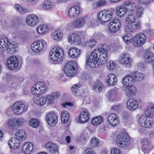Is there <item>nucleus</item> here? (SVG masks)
I'll list each match as a JSON object with an SVG mask.
<instances>
[{"label": "nucleus", "instance_id": "6e6d98bb", "mask_svg": "<svg viewBox=\"0 0 154 154\" xmlns=\"http://www.w3.org/2000/svg\"><path fill=\"white\" fill-rule=\"evenodd\" d=\"M43 8L46 10H49L51 8V3L48 1H45L43 6Z\"/></svg>", "mask_w": 154, "mask_h": 154}, {"label": "nucleus", "instance_id": "a878e982", "mask_svg": "<svg viewBox=\"0 0 154 154\" xmlns=\"http://www.w3.org/2000/svg\"><path fill=\"white\" fill-rule=\"evenodd\" d=\"M79 7L77 6H75L70 8L68 14L71 18H73L76 17L79 14Z\"/></svg>", "mask_w": 154, "mask_h": 154}, {"label": "nucleus", "instance_id": "6ab92c4d", "mask_svg": "<svg viewBox=\"0 0 154 154\" xmlns=\"http://www.w3.org/2000/svg\"><path fill=\"white\" fill-rule=\"evenodd\" d=\"M46 119L48 124L51 126H54L57 122V118L56 114L52 112L48 114Z\"/></svg>", "mask_w": 154, "mask_h": 154}, {"label": "nucleus", "instance_id": "aec40b11", "mask_svg": "<svg viewBox=\"0 0 154 154\" xmlns=\"http://www.w3.org/2000/svg\"><path fill=\"white\" fill-rule=\"evenodd\" d=\"M107 119L109 124L113 126H116L119 123V119L118 115L114 113L109 115Z\"/></svg>", "mask_w": 154, "mask_h": 154}, {"label": "nucleus", "instance_id": "774afa93", "mask_svg": "<svg viewBox=\"0 0 154 154\" xmlns=\"http://www.w3.org/2000/svg\"><path fill=\"white\" fill-rule=\"evenodd\" d=\"M137 67L141 69H143L145 67V65L142 63H139L137 64Z\"/></svg>", "mask_w": 154, "mask_h": 154}, {"label": "nucleus", "instance_id": "f8f14e48", "mask_svg": "<svg viewBox=\"0 0 154 154\" xmlns=\"http://www.w3.org/2000/svg\"><path fill=\"white\" fill-rule=\"evenodd\" d=\"M6 64L9 69L11 70H14L18 67V60L17 57L12 56L8 59Z\"/></svg>", "mask_w": 154, "mask_h": 154}, {"label": "nucleus", "instance_id": "37998d69", "mask_svg": "<svg viewBox=\"0 0 154 154\" xmlns=\"http://www.w3.org/2000/svg\"><path fill=\"white\" fill-rule=\"evenodd\" d=\"M29 124L32 128H36L39 126V122L37 119L35 118H32L29 121Z\"/></svg>", "mask_w": 154, "mask_h": 154}, {"label": "nucleus", "instance_id": "69168bd1", "mask_svg": "<svg viewBox=\"0 0 154 154\" xmlns=\"http://www.w3.org/2000/svg\"><path fill=\"white\" fill-rule=\"evenodd\" d=\"M111 154H121L119 149L117 148H114L111 150Z\"/></svg>", "mask_w": 154, "mask_h": 154}, {"label": "nucleus", "instance_id": "5fc2aeb1", "mask_svg": "<svg viewBox=\"0 0 154 154\" xmlns=\"http://www.w3.org/2000/svg\"><path fill=\"white\" fill-rule=\"evenodd\" d=\"M98 143V140L94 137L92 138L91 140L90 146L93 147H94L97 146Z\"/></svg>", "mask_w": 154, "mask_h": 154}, {"label": "nucleus", "instance_id": "338daca9", "mask_svg": "<svg viewBox=\"0 0 154 154\" xmlns=\"http://www.w3.org/2000/svg\"><path fill=\"white\" fill-rule=\"evenodd\" d=\"M51 96L53 97L54 99L58 97L60 95V93L58 92H56L52 93L51 94Z\"/></svg>", "mask_w": 154, "mask_h": 154}, {"label": "nucleus", "instance_id": "bb28decb", "mask_svg": "<svg viewBox=\"0 0 154 154\" xmlns=\"http://www.w3.org/2000/svg\"><path fill=\"white\" fill-rule=\"evenodd\" d=\"M132 76L127 75L122 79V82L125 88H129V86H133V83L134 82V79Z\"/></svg>", "mask_w": 154, "mask_h": 154}, {"label": "nucleus", "instance_id": "412c9836", "mask_svg": "<svg viewBox=\"0 0 154 154\" xmlns=\"http://www.w3.org/2000/svg\"><path fill=\"white\" fill-rule=\"evenodd\" d=\"M126 105L128 109L131 110H134L138 107V102L136 99L131 98L127 101Z\"/></svg>", "mask_w": 154, "mask_h": 154}, {"label": "nucleus", "instance_id": "a18cd8bd", "mask_svg": "<svg viewBox=\"0 0 154 154\" xmlns=\"http://www.w3.org/2000/svg\"><path fill=\"white\" fill-rule=\"evenodd\" d=\"M103 118L100 116H98L92 119L91 120L92 124L94 125L100 124L102 121Z\"/></svg>", "mask_w": 154, "mask_h": 154}, {"label": "nucleus", "instance_id": "f704fd0d", "mask_svg": "<svg viewBox=\"0 0 154 154\" xmlns=\"http://www.w3.org/2000/svg\"><path fill=\"white\" fill-rule=\"evenodd\" d=\"M21 140L19 138L17 137H12L10 139L8 142V145H11V142H13L14 146H13L12 148L13 149H16L19 146Z\"/></svg>", "mask_w": 154, "mask_h": 154}, {"label": "nucleus", "instance_id": "4c0bfd02", "mask_svg": "<svg viewBox=\"0 0 154 154\" xmlns=\"http://www.w3.org/2000/svg\"><path fill=\"white\" fill-rule=\"evenodd\" d=\"M22 23V20L19 17H16L14 18L11 24V26L14 28L19 27Z\"/></svg>", "mask_w": 154, "mask_h": 154}, {"label": "nucleus", "instance_id": "72a5a7b5", "mask_svg": "<svg viewBox=\"0 0 154 154\" xmlns=\"http://www.w3.org/2000/svg\"><path fill=\"white\" fill-rule=\"evenodd\" d=\"M69 116L68 112L65 110L62 111L61 113V117L62 123L63 124L67 123L69 120Z\"/></svg>", "mask_w": 154, "mask_h": 154}, {"label": "nucleus", "instance_id": "a211bd4d", "mask_svg": "<svg viewBox=\"0 0 154 154\" xmlns=\"http://www.w3.org/2000/svg\"><path fill=\"white\" fill-rule=\"evenodd\" d=\"M120 25V22L119 19L116 18L110 22L109 27L112 32H114L119 29Z\"/></svg>", "mask_w": 154, "mask_h": 154}, {"label": "nucleus", "instance_id": "e2e57ef3", "mask_svg": "<svg viewBox=\"0 0 154 154\" xmlns=\"http://www.w3.org/2000/svg\"><path fill=\"white\" fill-rule=\"evenodd\" d=\"M84 154H95V152L91 148H88L85 150Z\"/></svg>", "mask_w": 154, "mask_h": 154}, {"label": "nucleus", "instance_id": "2eb2a0df", "mask_svg": "<svg viewBox=\"0 0 154 154\" xmlns=\"http://www.w3.org/2000/svg\"><path fill=\"white\" fill-rule=\"evenodd\" d=\"M27 108H25V105L22 102H17L14 104L13 110L15 114L19 115L21 114L24 111H26Z\"/></svg>", "mask_w": 154, "mask_h": 154}, {"label": "nucleus", "instance_id": "393cba45", "mask_svg": "<svg viewBox=\"0 0 154 154\" xmlns=\"http://www.w3.org/2000/svg\"><path fill=\"white\" fill-rule=\"evenodd\" d=\"M68 55L72 58L77 59L80 56V50L75 48H71L68 52Z\"/></svg>", "mask_w": 154, "mask_h": 154}, {"label": "nucleus", "instance_id": "58836bf2", "mask_svg": "<svg viewBox=\"0 0 154 154\" xmlns=\"http://www.w3.org/2000/svg\"><path fill=\"white\" fill-rule=\"evenodd\" d=\"M15 135L21 140H25L26 137V132L23 130L18 131L15 133Z\"/></svg>", "mask_w": 154, "mask_h": 154}, {"label": "nucleus", "instance_id": "9d476101", "mask_svg": "<svg viewBox=\"0 0 154 154\" xmlns=\"http://www.w3.org/2000/svg\"><path fill=\"white\" fill-rule=\"evenodd\" d=\"M47 46V43L43 39L34 42L31 45V48L34 52L38 53L45 49Z\"/></svg>", "mask_w": 154, "mask_h": 154}, {"label": "nucleus", "instance_id": "0e129e2a", "mask_svg": "<svg viewBox=\"0 0 154 154\" xmlns=\"http://www.w3.org/2000/svg\"><path fill=\"white\" fill-rule=\"evenodd\" d=\"M111 109L112 110L117 112L120 111L121 109V105L119 104L114 105L112 107Z\"/></svg>", "mask_w": 154, "mask_h": 154}, {"label": "nucleus", "instance_id": "864d4df0", "mask_svg": "<svg viewBox=\"0 0 154 154\" xmlns=\"http://www.w3.org/2000/svg\"><path fill=\"white\" fill-rule=\"evenodd\" d=\"M80 87V85H79L78 84L73 85L71 88V90L72 93L75 95L79 91Z\"/></svg>", "mask_w": 154, "mask_h": 154}, {"label": "nucleus", "instance_id": "cd10ccee", "mask_svg": "<svg viewBox=\"0 0 154 154\" xmlns=\"http://www.w3.org/2000/svg\"><path fill=\"white\" fill-rule=\"evenodd\" d=\"M89 115L86 111L81 112L79 117V120L80 123H83L88 121L89 119Z\"/></svg>", "mask_w": 154, "mask_h": 154}, {"label": "nucleus", "instance_id": "2f4dec72", "mask_svg": "<svg viewBox=\"0 0 154 154\" xmlns=\"http://www.w3.org/2000/svg\"><path fill=\"white\" fill-rule=\"evenodd\" d=\"M144 57L146 63H151L154 61V54L150 51L146 52Z\"/></svg>", "mask_w": 154, "mask_h": 154}, {"label": "nucleus", "instance_id": "20e7f679", "mask_svg": "<svg viewBox=\"0 0 154 154\" xmlns=\"http://www.w3.org/2000/svg\"><path fill=\"white\" fill-rule=\"evenodd\" d=\"M131 139L128 135L125 132L120 133L117 135L116 142L121 148L130 149L131 148Z\"/></svg>", "mask_w": 154, "mask_h": 154}, {"label": "nucleus", "instance_id": "c9c22d12", "mask_svg": "<svg viewBox=\"0 0 154 154\" xmlns=\"http://www.w3.org/2000/svg\"><path fill=\"white\" fill-rule=\"evenodd\" d=\"M131 75L134 81H142L144 78V75L143 74L137 72L133 73Z\"/></svg>", "mask_w": 154, "mask_h": 154}, {"label": "nucleus", "instance_id": "39448f33", "mask_svg": "<svg viewBox=\"0 0 154 154\" xmlns=\"http://www.w3.org/2000/svg\"><path fill=\"white\" fill-rule=\"evenodd\" d=\"M64 56L63 51L62 49L59 47L53 48L50 53V59L55 62L56 63L61 62Z\"/></svg>", "mask_w": 154, "mask_h": 154}, {"label": "nucleus", "instance_id": "c756f323", "mask_svg": "<svg viewBox=\"0 0 154 154\" xmlns=\"http://www.w3.org/2000/svg\"><path fill=\"white\" fill-rule=\"evenodd\" d=\"M33 148L32 144L31 142L25 143L22 146V151L26 154H28L32 150Z\"/></svg>", "mask_w": 154, "mask_h": 154}, {"label": "nucleus", "instance_id": "f257e3e1", "mask_svg": "<svg viewBox=\"0 0 154 154\" xmlns=\"http://www.w3.org/2000/svg\"><path fill=\"white\" fill-rule=\"evenodd\" d=\"M109 49V46L104 44L98 48L94 50L90 54H87L86 64L90 67L94 68L99 64H104L107 58L108 51Z\"/></svg>", "mask_w": 154, "mask_h": 154}, {"label": "nucleus", "instance_id": "680f3d73", "mask_svg": "<svg viewBox=\"0 0 154 154\" xmlns=\"http://www.w3.org/2000/svg\"><path fill=\"white\" fill-rule=\"evenodd\" d=\"M89 137V135L86 131H84L82 134L81 138L84 140H88Z\"/></svg>", "mask_w": 154, "mask_h": 154}, {"label": "nucleus", "instance_id": "ea45409f", "mask_svg": "<svg viewBox=\"0 0 154 154\" xmlns=\"http://www.w3.org/2000/svg\"><path fill=\"white\" fill-rule=\"evenodd\" d=\"M127 90L126 91V95L128 97H131L135 94L136 89L135 87L134 86H129V88H127Z\"/></svg>", "mask_w": 154, "mask_h": 154}, {"label": "nucleus", "instance_id": "13d9d810", "mask_svg": "<svg viewBox=\"0 0 154 154\" xmlns=\"http://www.w3.org/2000/svg\"><path fill=\"white\" fill-rule=\"evenodd\" d=\"M124 4L125 6H131L132 10H134L135 8H136V5L134 2H130L129 1H127L125 2Z\"/></svg>", "mask_w": 154, "mask_h": 154}, {"label": "nucleus", "instance_id": "f03ea898", "mask_svg": "<svg viewBox=\"0 0 154 154\" xmlns=\"http://www.w3.org/2000/svg\"><path fill=\"white\" fill-rule=\"evenodd\" d=\"M136 17L133 11L132 10L128 15L125 25V29L127 32H133L141 28V22L139 20L135 21Z\"/></svg>", "mask_w": 154, "mask_h": 154}, {"label": "nucleus", "instance_id": "79ce46f5", "mask_svg": "<svg viewBox=\"0 0 154 154\" xmlns=\"http://www.w3.org/2000/svg\"><path fill=\"white\" fill-rule=\"evenodd\" d=\"M46 100L45 97H41L38 98V97L36 100H34V102L38 105L43 106L46 103Z\"/></svg>", "mask_w": 154, "mask_h": 154}, {"label": "nucleus", "instance_id": "0eeeda50", "mask_svg": "<svg viewBox=\"0 0 154 154\" xmlns=\"http://www.w3.org/2000/svg\"><path fill=\"white\" fill-rule=\"evenodd\" d=\"M46 84L44 82H38L34 84L31 89L32 94L37 95L44 93L46 90Z\"/></svg>", "mask_w": 154, "mask_h": 154}, {"label": "nucleus", "instance_id": "052dcab7", "mask_svg": "<svg viewBox=\"0 0 154 154\" xmlns=\"http://www.w3.org/2000/svg\"><path fill=\"white\" fill-rule=\"evenodd\" d=\"M137 1L139 4L141 5L147 4L151 2H154V0H137Z\"/></svg>", "mask_w": 154, "mask_h": 154}, {"label": "nucleus", "instance_id": "4468645a", "mask_svg": "<svg viewBox=\"0 0 154 154\" xmlns=\"http://www.w3.org/2000/svg\"><path fill=\"white\" fill-rule=\"evenodd\" d=\"M123 122L125 125L129 126L133 122V118L131 113L127 111L123 112L121 114Z\"/></svg>", "mask_w": 154, "mask_h": 154}, {"label": "nucleus", "instance_id": "09e8293b", "mask_svg": "<svg viewBox=\"0 0 154 154\" xmlns=\"http://www.w3.org/2000/svg\"><path fill=\"white\" fill-rule=\"evenodd\" d=\"M37 30L39 33H45L48 30V26L46 25H43L39 26Z\"/></svg>", "mask_w": 154, "mask_h": 154}, {"label": "nucleus", "instance_id": "c85d7f7f", "mask_svg": "<svg viewBox=\"0 0 154 154\" xmlns=\"http://www.w3.org/2000/svg\"><path fill=\"white\" fill-rule=\"evenodd\" d=\"M117 80L116 75L112 73L109 74L106 78V82L109 86L116 85Z\"/></svg>", "mask_w": 154, "mask_h": 154}, {"label": "nucleus", "instance_id": "9b49d317", "mask_svg": "<svg viewBox=\"0 0 154 154\" xmlns=\"http://www.w3.org/2000/svg\"><path fill=\"white\" fill-rule=\"evenodd\" d=\"M151 112L149 113V116L143 115L139 118V121L140 124L142 126L145 128L150 127L153 124L152 117L151 116Z\"/></svg>", "mask_w": 154, "mask_h": 154}, {"label": "nucleus", "instance_id": "a19ab883", "mask_svg": "<svg viewBox=\"0 0 154 154\" xmlns=\"http://www.w3.org/2000/svg\"><path fill=\"white\" fill-rule=\"evenodd\" d=\"M128 9L123 6H121L116 11L117 14L120 17L124 16L127 13Z\"/></svg>", "mask_w": 154, "mask_h": 154}, {"label": "nucleus", "instance_id": "1a4fd4ad", "mask_svg": "<svg viewBox=\"0 0 154 154\" xmlns=\"http://www.w3.org/2000/svg\"><path fill=\"white\" fill-rule=\"evenodd\" d=\"M64 71L68 76L72 77L74 75L77 71V66L75 62L69 61L64 66Z\"/></svg>", "mask_w": 154, "mask_h": 154}, {"label": "nucleus", "instance_id": "49530a36", "mask_svg": "<svg viewBox=\"0 0 154 154\" xmlns=\"http://www.w3.org/2000/svg\"><path fill=\"white\" fill-rule=\"evenodd\" d=\"M96 43V40L92 38L86 41L85 42V46L92 48L95 45Z\"/></svg>", "mask_w": 154, "mask_h": 154}, {"label": "nucleus", "instance_id": "6e6552de", "mask_svg": "<svg viewBox=\"0 0 154 154\" xmlns=\"http://www.w3.org/2000/svg\"><path fill=\"white\" fill-rule=\"evenodd\" d=\"M113 17V13L110 10H104L98 14V17L100 23H103L110 21Z\"/></svg>", "mask_w": 154, "mask_h": 154}, {"label": "nucleus", "instance_id": "b1692460", "mask_svg": "<svg viewBox=\"0 0 154 154\" xmlns=\"http://www.w3.org/2000/svg\"><path fill=\"white\" fill-rule=\"evenodd\" d=\"M20 80L15 77L11 79L9 81L8 86L11 89H17L20 83Z\"/></svg>", "mask_w": 154, "mask_h": 154}, {"label": "nucleus", "instance_id": "473e14b6", "mask_svg": "<svg viewBox=\"0 0 154 154\" xmlns=\"http://www.w3.org/2000/svg\"><path fill=\"white\" fill-rule=\"evenodd\" d=\"M45 148L52 153H54L58 151L57 145L51 142L47 143L45 145Z\"/></svg>", "mask_w": 154, "mask_h": 154}, {"label": "nucleus", "instance_id": "e433bc0d", "mask_svg": "<svg viewBox=\"0 0 154 154\" xmlns=\"http://www.w3.org/2000/svg\"><path fill=\"white\" fill-rule=\"evenodd\" d=\"M53 39L55 40H60L63 36V34L60 30H55L51 34Z\"/></svg>", "mask_w": 154, "mask_h": 154}, {"label": "nucleus", "instance_id": "7ed1b4c3", "mask_svg": "<svg viewBox=\"0 0 154 154\" xmlns=\"http://www.w3.org/2000/svg\"><path fill=\"white\" fill-rule=\"evenodd\" d=\"M122 38L124 42L127 43L133 42L134 45L135 47H140L144 44L146 41L147 37L144 34L140 33L136 35L131 38L130 35L127 34L123 35Z\"/></svg>", "mask_w": 154, "mask_h": 154}, {"label": "nucleus", "instance_id": "ddd939ff", "mask_svg": "<svg viewBox=\"0 0 154 154\" xmlns=\"http://www.w3.org/2000/svg\"><path fill=\"white\" fill-rule=\"evenodd\" d=\"M119 61L121 63L125 64L128 67H130L132 65V60L130 56L127 53L121 54L119 58Z\"/></svg>", "mask_w": 154, "mask_h": 154}, {"label": "nucleus", "instance_id": "4be33fe9", "mask_svg": "<svg viewBox=\"0 0 154 154\" xmlns=\"http://www.w3.org/2000/svg\"><path fill=\"white\" fill-rule=\"evenodd\" d=\"M87 18L86 17H80L74 20L72 23V25L75 28L82 27L85 23Z\"/></svg>", "mask_w": 154, "mask_h": 154}, {"label": "nucleus", "instance_id": "8fccbe9b", "mask_svg": "<svg viewBox=\"0 0 154 154\" xmlns=\"http://www.w3.org/2000/svg\"><path fill=\"white\" fill-rule=\"evenodd\" d=\"M14 7L18 12L21 14H24L27 12L28 11L27 9L23 8L22 6L18 4H15Z\"/></svg>", "mask_w": 154, "mask_h": 154}, {"label": "nucleus", "instance_id": "de8ad7c7", "mask_svg": "<svg viewBox=\"0 0 154 154\" xmlns=\"http://www.w3.org/2000/svg\"><path fill=\"white\" fill-rule=\"evenodd\" d=\"M136 8L134 9V10H136V14L137 17L138 18L141 17L143 14V7L136 5ZM134 11V10H133Z\"/></svg>", "mask_w": 154, "mask_h": 154}, {"label": "nucleus", "instance_id": "dca6fc26", "mask_svg": "<svg viewBox=\"0 0 154 154\" xmlns=\"http://www.w3.org/2000/svg\"><path fill=\"white\" fill-rule=\"evenodd\" d=\"M39 22L38 17L34 14L30 15L27 17L26 22L29 26L33 27L37 25Z\"/></svg>", "mask_w": 154, "mask_h": 154}, {"label": "nucleus", "instance_id": "c03bdc74", "mask_svg": "<svg viewBox=\"0 0 154 154\" xmlns=\"http://www.w3.org/2000/svg\"><path fill=\"white\" fill-rule=\"evenodd\" d=\"M102 84L101 82H96L93 87V90L96 92H99L102 91Z\"/></svg>", "mask_w": 154, "mask_h": 154}, {"label": "nucleus", "instance_id": "3c124183", "mask_svg": "<svg viewBox=\"0 0 154 154\" xmlns=\"http://www.w3.org/2000/svg\"><path fill=\"white\" fill-rule=\"evenodd\" d=\"M117 93V89H112L107 94L109 98L114 99L116 96Z\"/></svg>", "mask_w": 154, "mask_h": 154}, {"label": "nucleus", "instance_id": "4d7b16f0", "mask_svg": "<svg viewBox=\"0 0 154 154\" xmlns=\"http://www.w3.org/2000/svg\"><path fill=\"white\" fill-rule=\"evenodd\" d=\"M45 98L48 105H51L53 103L54 99L51 95H47Z\"/></svg>", "mask_w": 154, "mask_h": 154}, {"label": "nucleus", "instance_id": "f3484780", "mask_svg": "<svg viewBox=\"0 0 154 154\" xmlns=\"http://www.w3.org/2000/svg\"><path fill=\"white\" fill-rule=\"evenodd\" d=\"M140 140L142 145V151L145 154H148L151 146L150 140L146 138H142Z\"/></svg>", "mask_w": 154, "mask_h": 154}, {"label": "nucleus", "instance_id": "423d86ee", "mask_svg": "<svg viewBox=\"0 0 154 154\" xmlns=\"http://www.w3.org/2000/svg\"><path fill=\"white\" fill-rule=\"evenodd\" d=\"M26 122L22 118H12L8 119L7 121L8 126L11 129H14L19 127L23 126Z\"/></svg>", "mask_w": 154, "mask_h": 154}, {"label": "nucleus", "instance_id": "bf43d9fd", "mask_svg": "<svg viewBox=\"0 0 154 154\" xmlns=\"http://www.w3.org/2000/svg\"><path fill=\"white\" fill-rule=\"evenodd\" d=\"M106 66L108 69L109 70L113 69L115 67V63L113 61H109L106 63Z\"/></svg>", "mask_w": 154, "mask_h": 154}, {"label": "nucleus", "instance_id": "7c9ffc66", "mask_svg": "<svg viewBox=\"0 0 154 154\" xmlns=\"http://www.w3.org/2000/svg\"><path fill=\"white\" fill-rule=\"evenodd\" d=\"M68 40L69 42H72L77 45H79L81 42L80 38L76 33H73L69 35L68 38Z\"/></svg>", "mask_w": 154, "mask_h": 154}, {"label": "nucleus", "instance_id": "5701e85b", "mask_svg": "<svg viewBox=\"0 0 154 154\" xmlns=\"http://www.w3.org/2000/svg\"><path fill=\"white\" fill-rule=\"evenodd\" d=\"M11 44L9 42V40L7 38L3 37L0 40V48L3 49L4 50L9 49Z\"/></svg>", "mask_w": 154, "mask_h": 154}, {"label": "nucleus", "instance_id": "603ef678", "mask_svg": "<svg viewBox=\"0 0 154 154\" xmlns=\"http://www.w3.org/2000/svg\"><path fill=\"white\" fill-rule=\"evenodd\" d=\"M106 2L104 0H100L98 1L96 3H94L93 4L94 8H99L106 4Z\"/></svg>", "mask_w": 154, "mask_h": 154}]
</instances>
